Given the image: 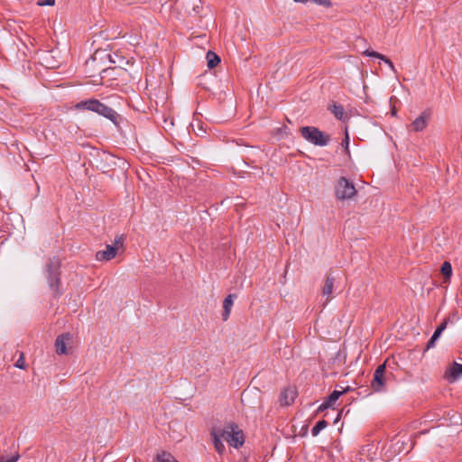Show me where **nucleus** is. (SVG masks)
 Instances as JSON below:
<instances>
[{
  "label": "nucleus",
  "mask_w": 462,
  "mask_h": 462,
  "mask_svg": "<svg viewBox=\"0 0 462 462\" xmlns=\"http://www.w3.org/2000/svg\"><path fill=\"white\" fill-rule=\"evenodd\" d=\"M75 108L78 110L87 109L91 112L97 113L99 116L106 117L110 120L114 125H118V119L120 115L115 111L112 107L105 105L96 98L83 100L75 105Z\"/></svg>",
  "instance_id": "1"
},
{
  "label": "nucleus",
  "mask_w": 462,
  "mask_h": 462,
  "mask_svg": "<svg viewBox=\"0 0 462 462\" xmlns=\"http://www.w3.org/2000/svg\"><path fill=\"white\" fill-rule=\"evenodd\" d=\"M47 282L53 298L62 295L60 290V261L57 257L49 260L45 267Z\"/></svg>",
  "instance_id": "2"
},
{
  "label": "nucleus",
  "mask_w": 462,
  "mask_h": 462,
  "mask_svg": "<svg viewBox=\"0 0 462 462\" xmlns=\"http://www.w3.org/2000/svg\"><path fill=\"white\" fill-rule=\"evenodd\" d=\"M217 429L218 431H220L219 435H221L223 439L226 440L231 447L238 448L243 446L245 442L244 434L236 423L230 422L223 428Z\"/></svg>",
  "instance_id": "3"
},
{
  "label": "nucleus",
  "mask_w": 462,
  "mask_h": 462,
  "mask_svg": "<svg viewBox=\"0 0 462 462\" xmlns=\"http://www.w3.org/2000/svg\"><path fill=\"white\" fill-rule=\"evenodd\" d=\"M300 132L306 141L316 146H326L330 141L329 134H325L315 126H302Z\"/></svg>",
  "instance_id": "4"
},
{
  "label": "nucleus",
  "mask_w": 462,
  "mask_h": 462,
  "mask_svg": "<svg viewBox=\"0 0 462 462\" xmlns=\"http://www.w3.org/2000/svg\"><path fill=\"white\" fill-rule=\"evenodd\" d=\"M356 194V189L352 181L346 177H341L335 186V196L338 200L350 199Z\"/></svg>",
  "instance_id": "5"
},
{
  "label": "nucleus",
  "mask_w": 462,
  "mask_h": 462,
  "mask_svg": "<svg viewBox=\"0 0 462 462\" xmlns=\"http://www.w3.org/2000/svg\"><path fill=\"white\" fill-rule=\"evenodd\" d=\"M124 237L123 236H116L113 245H107L105 250L97 251L96 254V259L97 261H110L116 257L117 250L120 246H123Z\"/></svg>",
  "instance_id": "6"
},
{
  "label": "nucleus",
  "mask_w": 462,
  "mask_h": 462,
  "mask_svg": "<svg viewBox=\"0 0 462 462\" xmlns=\"http://www.w3.org/2000/svg\"><path fill=\"white\" fill-rule=\"evenodd\" d=\"M386 365L385 363L377 366L374 373L373 380L371 381V388L375 393L383 392L386 385V375H385Z\"/></svg>",
  "instance_id": "7"
},
{
  "label": "nucleus",
  "mask_w": 462,
  "mask_h": 462,
  "mask_svg": "<svg viewBox=\"0 0 462 462\" xmlns=\"http://www.w3.org/2000/svg\"><path fill=\"white\" fill-rule=\"evenodd\" d=\"M72 335L69 332L63 333L57 337L55 340L56 352L58 355L67 354V343L71 342Z\"/></svg>",
  "instance_id": "8"
},
{
  "label": "nucleus",
  "mask_w": 462,
  "mask_h": 462,
  "mask_svg": "<svg viewBox=\"0 0 462 462\" xmlns=\"http://www.w3.org/2000/svg\"><path fill=\"white\" fill-rule=\"evenodd\" d=\"M297 393L293 388H285L280 394V402L282 405L289 406L291 405L295 398Z\"/></svg>",
  "instance_id": "9"
},
{
  "label": "nucleus",
  "mask_w": 462,
  "mask_h": 462,
  "mask_svg": "<svg viewBox=\"0 0 462 462\" xmlns=\"http://www.w3.org/2000/svg\"><path fill=\"white\" fill-rule=\"evenodd\" d=\"M236 298V294L227 295L223 301V312L222 319L224 321H226L230 316L231 309L234 304V299Z\"/></svg>",
  "instance_id": "10"
},
{
  "label": "nucleus",
  "mask_w": 462,
  "mask_h": 462,
  "mask_svg": "<svg viewBox=\"0 0 462 462\" xmlns=\"http://www.w3.org/2000/svg\"><path fill=\"white\" fill-rule=\"evenodd\" d=\"M457 365H459V364L454 362L453 365L445 373V378L449 383H454L459 378L460 375H462V370L457 368Z\"/></svg>",
  "instance_id": "11"
},
{
  "label": "nucleus",
  "mask_w": 462,
  "mask_h": 462,
  "mask_svg": "<svg viewBox=\"0 0 462 462\" xmlns=\"http://www.w3.org/2000/svg\"><path fill=\"white\" fill-rule=\"evenodd\" d=\"M219 432L217 428H213L211 430V436L213 439V443L216 450L218 454H223L226 450L225 445L223 443V438L219 435Z\"/></svg>",
  "instance_id": "12"
},
{
  "label": "nucleus",
  "mask_w": 462,
  "mask_h": 462,
  "mask_svg": "<svg viewBox=\"0 0 462 462\" xmlns=\"http://www.w3.org/2000/svg\"><path fill=\"white\" fill-rule=\"evenodd\" d=\"M334 277L328 275L325 280V284L322 288V295L326 297V303H328L331 299V294L333 292L334 288Z\"/></svg>",
  "instance_id": "13"
},
{
  "label": "nucleus",
  "mask_w": 462,
  "mask_h": 462,
  "mask_svg": "<svg viewBox=\"0 0 462 462\" xmlns=\"http://www.w3.org/2000/svg\"><path fill=\"white\" fill-rule=\"evenodd\" d=\"M363 54L365 55V56H368V57L377 58V59L383 60L385 64H387L390 67V69L393 71H395L393 63L386 56H384V55H383V54H381V53H379L377 51H370V50H365L363 52Z\"/></svg>",
  "instance_id": "14"
},
{
  "label": "nucleus",
  "mask_w": 462,
  "mask_h": 462,
  "mask_svg": "<svg viewBox=\"0 0 462 462\" xmlns=\"http://www.w3.org/2000/svg\"><path fill=\"white\" fill-rule=\"evenodd\" d=\"M411 126L413 131L420 132L427 126V116L426 112H423L419 117H417L412 123Z\"/></svg>",
  "instance_id": "15"
},
{
  "label": "nucleus",
  "mask_w": 462,
  "mask_h": 462,
  "mask_svg": "<svg viewBox=\"0 0 462 462\" xmlns=\"http://www.w3.org/2000/svg\"><path fill=\"white\" fill-rule=\"evenodd\" d=\"M350 390H351V388L349 386H347L346 388L343 389L342 391L335 390V391L332 392V393L325 401H326V402H328L330 405V407H332V405L338 400V398L342 394L349 392Z\"/></svg>",
  "instance_id": "16"
},
{
  "label": "nucleus",
  "mask_w": 462,
  "mask_h": 462,
  "mask_svg": "<svg viewBox=\"0 0 462 462\" xmlns=\"http://www.w3.org/2000/svg\"><path fill=\"white\" fill-rule=\"evenodd\" d=\"M330 110L337 119L341 120V121L346 119V116L345 113L344 106L342 105H338V104L335 103L332 105V107L330 108Z\"/></svg>",
  "instance_id": "17"
},
{
  "label": "nucleus",
  "mask_w": 462,
  "mask_h": 462,
  "mask_svg": "<svg viewBox=\"0 0 462 462\" xmlns=\"http://www.w3.org/2000/svg\"><path fill=\"white\" fill-rule=\"evenodd\" d=\"M206 59L209 69H214L220 62L219 56L212 51L207 52Z\"/></svg>",
  "instance_id": "18"
},
{
  "label": "nucleus",
  "mask_w": 462,
  "mask_h": 462,
  "mask_svg": "<svg viewBox=\"0 0 462 462\" xmlns=\"http://www.w3.org/2000/svg\"><path fill=\"white\" fill-rule=\"evenodd\" d=\"M440 272L446 280L449 279L452 275V266L450 263L445 261L441 265Z\"/></svg>",
  "instance_id": "19"
},
{
  "label": "nucleus",
  "mask_w": 462,
  "mask_h": 462,
  "mask_svg": "<svg viewBox=\"0 0 462 462\" xmlns=\"http://www.w3.org/2000/svg\"><path fill=\"white\" fill-rule=\"evenodd\" d=\"M448 320V318L445 319L441 322V324L436 328V330L433 333V340H437L440 337L441 333L446 329Z\"/></svg>",
  "instance_id": "20"
},
{
  "label": "nucleus",
  "mask_w": 462,
  "mask_h": 462,
  "mask_svg": "<svg viewBox=\"0 0 462 462\" xmlns=\"http://www.w3.org/2000/svg\"><path fill=\"white\" fill-rule=\"evenodd\" d=\"M328 426V422L325 420H319L311 430L312 436L316 437L319 433Z\"/></svg>",
  "instance_id": "21"
},
{
  "label": "nucleus",
  "mask_w": 462,
  "mask_h": 462,
  "mask_svg": "<svg viewBox=\"0 0 462 462\" xmlns=\"http://www.w3.org/2000/svg\"><path fill=\"white\" fill-rule=\"evenodd\" d=\"M158 462H178L170 453L162 452L157 456Z\"/></svg>",
  "instance_id": "22"
},
{
  "label": "nucleus",
  "mask_w": 462,
  "mask_h": 462,
  "mask_svg": "<svg viewBox=\"0 0 462 462\" xmlns=\"http://www.w3.org/2000/svg\"><path fill=\"white\" fill-rule=\"evenodd\" d=\"M14 365H15V367L20 368V369H25L26 368V364H25V361H24L23 353H21L20 357L15 362Z\"/></svg>",
  "instance_id": "23"
},
{
  "label": "nucleus",
  "mask_w": 462,
  "mask_h": 462,
  "mask_svg": "<svg viewBox=\"0 0 462 462\" xmlns=\"http://www.w3.org/2000/svg\"><path fill=\"white\" fill-rule=\"evenodd\" d=\"M19 457H20L19 454H15L9 458H5V457L0 456V462H17Z\"/></svg>",
  "instance_id": "24"
},
{
  "label": "nucleus",
  "mask_w": 462,
  "mask_h": 462,
  "mask_svg": "<svg viewBox=\"0 0 462 462\" xmlns=\"http://www.w3.org/2000/svg\"><path fill=\"white\" fill-rule=\"evenodd\" d=\"M54 4H55V0H39L37 2V5L39 6H46V5L52 6V5H54Z\"/></svg>",
  "instance_id": "25"
},
{
  "label": "nucleus",
  "mask_w": 462,
  "mask_h": 462,
  "mask_svg": "<svg viewBox=\"0 0 462 462\" xmlns=\"http://www.w3.org/2000/svg\"><path fill=\"white\" fill-rule=\"evenodd\" d=\"M341 145L344 147L346 152L349 153V149H348L349 136H348L347 133L346 134L345 139L343 140Z\"/></svg>",
  "instance_id": "26"
},
{
  "label": "nucleus",
  "mask_w": 462,
  "mask_h": 462,
  "mask_svg": "<svg viewBox=\"0 0 462 462\" xmlns=\"http://www.w3.org/2000/svg\"><path fill=\"white\" fill-rule=\"evenodd\" d=\"M328 408H330V405H329L328 402H326V401H324V402H323L319 406V408H318V411H318V412H321V411H325V410H327V409H328Z\"/></svg>",
  "instance_id": "27"
},
{
  "label": "nucleus",
  "mask_w": 462,
  "mask_h": 462,
  "mask_svg": "<svg viewBox=\"0 0 462 462\" xmlns=\"http://www.w3.org/2000/svg\"><path fill=\"white\" fill-rule=\"evenodd\" d=\"M435 342H436V340H433V335H432L430 339L427 343L426 349H430V348L433 347L435 346Z\"/></svg>",
  "instance_id": "28"
},
{
  "label": "nucleus",
  "mask_w": 462,
  "mask_h": 462,
  "mask_svg": "<svg viewBox=\"0 0 462 462\" xmlns=\"http://www.w3.org/2000/svg\"><path fill=\"white\" fill-rule=\"evenodd\" d=\"M342 411H340L337 416V418L334 420V423H337L341 418Z\"/></svg>",
  "instance_id": "29"
},
{
  "label": "nucleus",
  "mask_w": 462,
  "mask_h": 462,
  "mask_svg": "<svg viewBox=\"0 0 462 462\" xmlns=\"http://www.w3.org/2000/svg\"><path fill=\"white\" fill-rule=\"evenodd\" d=\"M392 114H393V115H395V114H396V111H395V110H393Z\"/></svg>",
  "instance_id": "30"
}]
</instances>
